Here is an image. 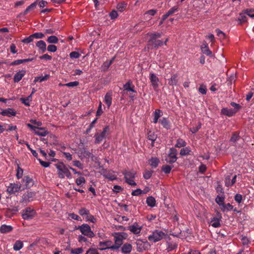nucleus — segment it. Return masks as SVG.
Returning <instances> with one entry per match:
<instances>
[{
  "label": "nucleus",
  "mask_w": 254,
  "mask_h": 254,
  "mask_svg": "<svg viewBox=\"0 0 254 254\" xmlns=\"http://www.w3.org/2000/svg\"><path fill=\"white\" fill-rule=\"evenodd\" d=\"M230 105L234 107V108L229 109L228 108H223L221 110L220 114L231 117L234 116L242 108V106L239 104L234 102H231Z\"/></svg>",
  "instance_id": "f257e3e1"
},
{
  "label": "nucleus",
  "mask_w": 254,
  "mask_h": 254,
  "mask_svg": "<svg viewBox=\"0 0 254 254\" xmlns=\"http://www.w3.org/2000/svg\"><path fill=\"white\" fill-rule=\"evenodd\" d=\"M57 169V174L60 179H64L66 177L68 179L71 178V174L66 165L63 162H60L55 165Z\"/></svg>",
  "instance_id": "f03ea898"
},
{
  "label": "nucleus",
  "mask_w": 254,
  "mask_h": 254,
  "mask_svg": "<svg viewBox=\"0 0 254 254\" xmlns=\"http://www.w3.org/2000/svg\"><path fill=\"white\" fill-rule=\"evenodd\" d=\"M167 236V234L160 230H155L148 236V239L150 242L156 243Z\"/></svg>",
  "instance_id": "7ed1b4c3"
},
{
  "label": "nucleus",
  "mask_w": 254,
  "mask_h": 254,
  "mask_svg": "<svg viewBox=\"0 0 254 254\" xmlns=\"http://www.w3.org/2000/svg\"><path fill=\"white\" fill-rule=\"evenodd\" d=\"M22 191L27 189H30L34 184V180L29 176H24L21 182H19Z\"/></svg>",
  "instance_id": "20e7f679"
},
{
  "label": "nucleus",
  "mask_w": 254,
  "mask_h": 254,
  "mask_svg": "<svg viewBox=\"0 0 254 254\" xmlns=\"http://www.w3.org/2000/svg\"><path fill=\"white\" fill-rule=\"evenodd\" d=\"M36 215V212L33 208L30 207H26L21 212V216L26 220L32 219Z\"/></svg>",
  "instance_id": "39448f33"
},
{
  "label": "nucleus",
  "mask_w": 254,
  "mask_h": 254,
  "mask_svg": "<svg viewBox=\"0 0 254 254\" xmlns=\"http://www.w3.org/2000/svg\"><path fill=\"white\" fill-rule=\"evenodd\" d=\"M76 229L80 230L83 235L89 238H92L95 235L92 231L90 227L87 224H83L81 226H78Z\"/></svg>",
  "instance_id": "423d86ee"
},
{
  "label": "nucleus",
  "mask_w": 254,
  "mask_h": 254,
  "mask_svg": "<svg viewBox=\"0 0 254 254\" xmlns=\"http://www.w3.org/2000/svg\"><path fill=\"white\" fill-rule=\"evenodd\" d=\"M110 132V127L109 126L105 127L103 131L100 133H96L94 135L95 138V143L96 144H99L101 143L104 138H105L107 134Z\"/></svg>",
  "instance_id": "0eeeda50"
},
{
  "label": "nucleus",
  "mask_w": 254,
  "mask_h": 254,
  "mask_svg": "<svg viewBox=\"0 0 254 254\" xmlns=\"http://www.w3.org/2000/svg\"><path fill=\"white\" fill-rule=\"evenodd\" d=\"M177 150L173 147L171 148L168 154L165 157L166 162L170 164L175 163L177 160Z\"/></svg>",
  "instance_id": "6e6552de"
},
{
  "label": "nucleus",
  "mask_w": 254,
  "mask_h": 254,
  "mask_svg": "<svg viewBox=\"0 0 254 254\" xmlns=\"http://www.w3.org/2000/svg\"><path fill=\"white\" fill-rule=\"evenodd\" d=\"M20 186L18 183H10L9 185L7 187V191L9 194H13L19 191H22Z\"/></svg>",
  "instance_id": "1a4fd4ad"
},
{
  "label": "nucleus",
  "mask_w": 254,
  "mask_h": 254,
  "mask_svg": "<svg viewBox=\"0 0 254 254\" xmlns=\"http://www.w3.org/2000/svg\"><path fill=\"white\" fill-rule=\"evenodd\" d=\"M163 45V42L158 39L154 38L153 37H150L148 41V45L152 46L154 48H158Z\"/></svg>",
  "instance_id": "9d476101"
},
{
  "label": "nucleus",
  "mask_w": 254,
  "mask_h": 254,
  "mask_svg": "<svg viewBox=\"0 0 254 254\" xmlns=\"http://www.w3.org/2000/svg\"><path fill=\"white\" fill-rule=\"evenodd\" d=\"M142 228L138 223L135 222L128 226V230L134 234H138L140 233Z\"/></svg>",
  "instance_id": "9b49d317"
},
{
  "label": "nucleus",
  "mask_w": 254,
  "mask_h": 254,
  "mask_svg": "<svg viewBox=\"0 0 254 254\" xmlns=\"http://www.w3.org/2000/svg\"><path fill=\"white\" fill-rule=\"evenodd\" d=\"M124 91L122 93L123 95L125 94V91H131L133 93H136L135 90V86L133 84L131 80H129L126 84L123 85Z\"/></svg>",
  "instance_id": "f8f14e48"
},
{
  "label": "nucleus",
  "mask_w": 254,
  "mask_h": 254,
  "mask_svg": "<svg viewBox=\"0 0 254 254\" xmlns=\"http://www.w3.org/2000/svg\"><path fill=\"white\" fill-rule=\"evenodd\" d=\"M150 80L154 89H156L158 87V77L154 73H150Z\"/></svg>",
  "instance_id": "ddd939ff"
},
{
  "label": "nucleus",
  "mask_w": 254,
  "mask_h": 254,
  "mask_svg": "<svg viewBox=\"0 0 254 254\" xmlns=\"http://www.w3.org/2000/svg\"><path fill=\"white\" fill-rule=\"evenodd\" d=\"M115 244L120 247L123 244V240L125 239L122 233H116L114 236Z\"/></svg>",
  "instance_id": "4468645a"
},
{
  "label": "nucleus",
  "mask_w": 254,
  "mask_h": 254,
  "mask_svg": "<svg viewBox=\"0 0 254 254\" xmlns=\"http://www.w3.org/2000/svg\"><path fill=\"white\" fill-rule=\"evenodd\" d=\"M26 73L25 70H21L17 72L13 77V81L15 83H17L20 81L22 78L24 76Z\"/></svg>",
  "instance_id": "2eb2a0df"
},
{
  "label": "nucleus",
  "mask_w": 254,
  "mask_h": 254,
  "mask_svg": "<svg viewBox=\"0 0 254 254\" xmlns=\"http://www.w3.org/2000/svg\"><path fill=\"white\" fill-rule=\"evenodd\" d=\"M1 115L10 117L16 115V112L12 108H7L3 110L0 113Z\"/></svg>",
  "instance_id": "dca6fc26"
},
{
  "label": "nucleus",
  "mask_w": 254,
  "mask_h": 254,
  "mask_svg": "<svg viewBox=\"0 0 254 254\" xmlns=\"http://www.w3.org/2000/svg\"><path fill=\"white\" fill-rule=\"evenodd\" d=\"M179 11L178 6H175L170 8L168 12L163 15V20H166L169 16Z\"/></svg>",
  "instance_id": "f3484780"
},
{
  "label": "nucleus",
  "mask_w": 254,
  "mask_h": 254,
  "mask_svg": "<svg viewBox=\"0 0 254 254\" xmlns=\"http://www.w3.org/2000/svg\"><path fill=\"white\" fill-rule=\"evenodd\" d=\"M104 101L107 106L108 109H109L112 103V92H107L104 98Z\"/></svg>",
  "instance_id": "a211bd4d"
},
{
  "label": "nucleus",
  "mask_w": 254,
  "mask_h": 254,
  "mask_svg": "<svg viewBox=\"0 0 254 254\" xmlns=\"http://www.w3.org/2000/svg\"><path fill=\"white\" fill-rule=\"evenodd\" d=\"M112 244L111 241L100 242L99 244V249L100 250H105L109 249L110 246Z\"/></svg>",
  "instance_id": "6ab92c4d"
},
{
  "label": "nucleus",
  "mask_w": 254,
  "mask_h": 254,
  "mask_svg": "<svg viewBox=\"0 0 254 254\" xmlns=\"http://www.w3.org/2000/svg\"><path fill=\"white\" fill-rule=\"evenodd\" d=\"M201 50L202 52L208 56H212V52L209 50L208 46L206 42H204L201 47Z\"/></svg>",
  "instance_id": "aec40b11"
},
{
  "label": "nucleus",
  "mask_w": 254,
  "mask_h": 254,
  "mask_svg": "<svg viewBox=\"0 0 254 254\" xmlns=\"http://www.w3.org/2000/svg\"><path fill=\"white\" fill-rule=\"evenodd\" d=\"M36 47L38 48L39 51L42 53H44L46 51V44L45 41L40 40L36 44Z\"/></svg>",
  "instance_id": "412c9836"
},
{
  "label": "nucleus",
  "mask_w": 254,
  "mask_h": 254,
  "mask_svg": "<svg viewBox=\"0 0 254 254\" xmlns=\"http://www.w3.org/2000/svg\"><path fill=\"white\" fill-rule=\"evenodd\" d=\"M34 196V192L31 191H27L23 195L22 199L23 201L30 202L32 200V198Z\"/></svg>",
  "instance_id": "4be33fe9"
},
{
  "label": "nucleus",
  "mask_w": 254,
  "mask_h": 254,
  "mask_svg": "<svg viewBox=\"0 0 254 254\" xmlns=\"http://www.w3.org/2000/svg\"><path fill=\"white\" fill-rule=\"evenodd\" d=\"M159 123L163 126V127L167 129L171 128V125L169 121L167 118L163 117L159 120Z\"/></svg>",
  "instance_id": "5701e85b"
},
{
  "label": "nucleus",
  "mask_w": 254,
  "mask_h": 254,
  "mask_svg": "<svg viewBox=\"0 0 254 254\" xmlns=\"http://www.w3.org/2000/svg\"><path fill=\"white\" fill-rule=\"evenodd\" d=\"M154 116L153 123L156 124L158 122V119L163 115L162 111L160 109H156L153 113Z\"/></svg>",
  "instance_id": "b1692460"
},
{
  "label": "nucleus",
  "mask_w": 254,
  "mask_h": 254,
  "mask_svg": "<svg viewBox=\"0 0 254 254\" xmlns=\"http://www.w3.org/2000/svg\"><path fill=\"white\" fill-rule=\"evenodd\" d=\"M125 180L128 179H134L136 172L133 171H125L123 173Z\"/></svg>",
  "instance_id": "393cba45"
},
{
  "label": "nucleus",
  "mask_w": 254,
  "mask_h": 254,
  "mask_svg": "<svg viewBox=\"0 0 254 254\" xmlns=\"http://www.w3.org/2000/svg\"><path fill=\"white\" fill-rule=\"evenodd\" d=\"M132 249V245L129 243H126L122 247L121 251L123 254H129Z\"/></svg>",
  "instance_id": "a878e982"
},
{
  "label": "nucleus",
  "mask_w": 254,
  "mask_h": 254,
  "mask_svg": "<svg viewBox=\"0 0 254 254\" xmlns=\"http://www.w3.org/2000/svg\"><path fill=\"white\" fill-rule=\"evenodd\" d=\"M18 211V208L14 207L12 208H8L6 210L5 215L8 217H12Z\"/></svg>",
  "instance_id": "bb28decb"
},
{
  "label": "nucleus",
  "mask_w": 254,
  "mask_h": 254,
  "mask_svg": "<svg viewBox=\"0 0 254 254\" xmlns=\"http://www.w3.org/2000/svg\"><path fill=\"white\" fill-rule=\"evenodd\" d=\"M36 1L32 3L30 5H29L23 12L20 13V15H22L23 16L26 15L29 11L34 10L36 8Z\"/></svg>",
  "instance_id": "cd10ccee"
},
{
  "label": "nucleus",
  "mask_w": 254,
  "mask_h": 254,
  "mask_svg": "<svg viewBox=\"0 0 254 254\" xmlns=\"http://www.w3.org/2000/svg\"><path fill=\"white\" fill-rule=\"evenodd\" d=\"M160 162L159 159L157 157H152L149 160V163L150 165L153 168H156Z\"/></svg>",
  "instance_id": "c85d7f7f"
},
{
  "label": "nucleus",
  "mask_w": 254,
  "mask_h": 254,
  "mask_svg": "<svg viewBox=\"0 0 254 254\" xmlns=\"http://www.w3.org/2000/svg\"><path fill=\"white\" fill-rule=\"evenodd\" d=\"M178 81V75L174 74L170 79H168V84L170 86L176 85Z\"/></svg>",
  "instance_id": "c756f323"
},
{
  "label": "nucleus",
  "mask_w": 254,
  "mask_h": 254,
  "mask_svg": "<svg viewBox=\"0 0 254 254\" xmlns=\"http://www.w3.org/2000/svg\"><path fill=\"white\" fill-rule=\"evenodd\" d=\"M12 229V227L10 225H2L0 227V232L7 233L11 232Z\"/></svg>",
  "instance_id": "7c9ffc66"
},
{
  "label": "nucleus",
  "mask_w": 254,
  "mask_h": 254,
  "mask_svg": "<svg viewBox=\"0 0 254 254\" xmlns=\"http://www.w3.org/2000/svg\"><path fill=\"white\" fill-rule=\"evenodd\" d=\"M114 61V58H113L109 61L105 62L101 66L102 70L104 71H107L110 65L113 64Z\"/></svg>",
  "instance_id": "2f4dec72"
},
{
  "label": "nucleus",
  "mask_w": 254,
  "mask_h": 254,
  "mask_svg": "<svg viewBox=\"0 0 254 254\" xmlns=\"http://www.w3.org/2000/svg\"><path fill=\"white\" fill-rule=\"evenodd\" d=\"M180 154L182 156L192 155V152L190 147H186L181 149Z\"/></svg>",
  "instance_id": "473e14b6"
},
{
  "label": "nucleus",
  "mask_w": 254,
  "mask_h": 254,
  "mask_svg": "<svg viewBox=\"0 0 254 254\" xmlns=\"http://www.w3.org/2000/svg\"><path fill=\"white\" fill-rule=\"evenodd\" d=\"M148 139L152 141L151 146H154V142L157 138V135L153 131H149L147 133Z\"/></svg>",
  "instance_id": "72a5a7b5"
},
{
  "label": "nucleus",
  "mask_w": 254,
  "mask_h": 254,
  "mask_svg": "<svg viewBox=\"0 0 254 254\" xmlns=\"http://www.w3.org/2000/svg\"><path fill=\"white\" fill-rule=\"evenodd\" d=\"M146 203L149 206L151 207H154L156 205V200L154 197L149 196L146 198Z\"/></svg>",
  "instance_id": "f704fd0d"
},
{
  "label": "nucleus",
  "mask_w": 254,
  "mask_h": 254,
  "mask_svg": "<svg viewBox=\"0 0 254 254\" xmlns=\"http://www.w3.org/2000/svg\"><path fill=\"white\" fill-rule=\"evenodd\" d=\"M23 247V242L20 240H17L13 245V250L18 251L21 249Z\"/></svg>",
  "instance_id": "c9c22d12"
},
{
  "label": "nucleus",
  "mask_w": 254,
  "mask_h": 254,
  "mask_svg": "<svg viewBox=\"0 0 254 254\" xmlns=\"http://www.w3.org/2000/svg\"><path fill=\"white\" fill-rule=\"evenodd\" d=\"M35 134L41 136H45L48 134V131L43 127H39L38 129L35 131Z\"/></svg>",
  "instance_id": "e433bc0d"
},
{
  "label": "nucleus",
  "mask_w": 254,
  "mask_h": 254,
  "mask_svg": "<svg viewBox=\"0 0 254 254\" xmlns=\"http://www.w3.org/2000/svg\"><path fill=\"white\" fill-rule=\"evenodd\" d=\"M233 208V206L230 203H228L227 204H225L224 203L220 207L221 210L223 212H225V211H229L232 210Z\"/></svg>",
  "instance_id": "4c0bfd02"
},
{
  "label": "nucleus",
  "mask_w": 254,
  "mask_h": 254,
  "mask_svg": "<svg viewBox=\"0 0 254 254\" xmlns=\"http://www.w3.org/2000/svg\"><path fill=\"white\" fill-rule=\"evenodd\" d=\"M32 100V97H31V95H29L26 98H20V101L21 102L24 104L26 106H29L30 104L29 102L31 101Z\"/></svg>",
  "instance_id": "58836bf2"
},
{
  "label": "nucleus",
  "mask_w": 254,
  "mask_h": 254,
  "mask_svg": "<svg viewBox=\"0 0 254 254\" xmlns=\"http://www.w3.org/2000/svg\"><path fill=\"white\" fill-rule=\"evenodd\" d=\"M167 247L166 250L168 252L172 251L177 248V244L175 243H167Z\"/></svg>",
  "instance_id": "ea45409f"
},
{
  "label": "nucleus",
  "mask_w": 254,
  "mask_h": 254,
  "mask_svg": "<svg viewBox=\"0 0 254 254\" xmlns=\"http://www.w3.org/2000/svg\"><path fill=\"white\" fill-rule=\"evenodd\" d=\"M244 13H241L240 14L239 16L238 17L237 20L240 22V24H242L243 23L246 22L247 21V17L245 15Z\"/></svg>",
  "instance_id": "a19ab883"
},
{
  "label": "nucleus",
  "mask_w": 254,
  "mask_h": 254,
  "mask_svg": "<svg viewBox=\"0 0 254 254\" xmlns=\"http://www.w3.org/2000/svg\"><path fill=\"white\" fill-rule=\"evenodd\" d=\"M240 138V136L239 135V133L236 131L233 133L230 139V141L233 143H236Z\"/></svg>",
  "instance_id": "79ce46f5"
},
{
  "label": "nucleus",
  "mask_w": 254,
  "mask_h": 254,
  "mask_svg": "<svg viewBox=\"0 0 254 254\" xmlns=\"http://www.w3.org/2000/svg\"><path fill=\"white\" fill-rule=\"evenodd\" d=\"M186 144H187V143L186 142V141L184 140H183V139H181V138H179L177 140V143L175 145V147H178V148H180L182 147H185V146H186Z\"/></svg>",
  "instance_id": "37998d69"
},
{
  "label": "nucleus",
  "mask_w": 254,
  "mask_h": 254,
  "mask_svg": "<svg viewBox=\"0 0 254 254\" xmlns=\"http://www.w3.org/2000/svg\"><path fill=\"white\" fill-rule=\"evenodd\" d=\"M47 41L49 43L56 44L58 43L59 39L56 36H51L48 38Z\"/></svg>",
  "instance_id": "c03bdc74"
},
{
  "label": "nucleus",
  "mask_w": 254,
  "mask_h": 254,
  "mask_svg": "<svg viewBox=\"0 0 254 254\" xmlns=\"http://www.w3.org/2000/svg\"><path fill=\"white\" fill-rule=\"evenodd\" d=\"M75 183L77 186L82 187L85 183V179L83 177H80L76 179Z\"/></svg>",
  "instance_id": "a18cd8bd"
},
{
  "label": "nucleus",
  "mask_w": 254,
  "mask_h": 254,
  "mask_svg": "<svg viewBox=\"0 0 254 254\" xmlns=\"http://www.w3.org/2000/svg\"><path fill=\"white\" fill-rule=\"evenodd\" d=\"M172 167L168 165H164L162 166V171L165 174H168L170 173Z\"/></svg>",
  "instance_id": "49530a36"
},
{
  "label": "nucleus",
  "mask_w": 254,
  "mask_h": 254,
  "mask_svg": "<svg viewBox=\"0 0 254 254\" xmlns=\"http://www.w3.org/2000/svg\"><path fill=\"white\" fill-rule=\"evenodd\" d=\"M127 5V4L126 3L124 2H121L117 4V8L119 11L122 12L126 9Z\"/></svg>",
  "instance_id": "de8ad7c7"
},
{
  "label": "nucleus",
  "mask_w": 254,
  "mask_h": 254,
  "mask_svg": "<svg viewBox=\"0 0 254 254\" xmlns=\"http://www.w3.org/2000/svg\"><path fill=\"white\" fill-rule=\"evenodd\" d=\"M35 39L33 34L30 35L29 37H26L23 39L22 40V42L25 44H29L30 42H32Z\"/></svg>",
  "instance_id": "09e8293b"
},
{
  "label": "nucleus",
  "mask_w": 254,
  "mask_h": 254,
  "mask_svg": "<svg viewBox=\"0 0 254 254\" xmlns=\"http://www.w3.org/2000/svg\"><path fill=\"white\" fill-rule=\"evenodd\" d=\"M35 39L33 34L30 35L29 37H26L23 39L22 40V42L25 44H29L30 42H32Z\"/></svg>",
  "instance_id": "8fccbe9b"
},
{
  "label": "nucleus",
  "mask_w": 254,
  "mask_h": 254,
  "mask_svg": "<svg viewBox=\"0 0 254 254\" xmlns=\"http://www.w3.org/2000/svg\"><path fill=\"white\" fill-rule=\"evenodd\" d=\"M153 172V171L152 170H145L143 173V178L146 180L150 179L152 176Z\"/></svg>",
  "instance_id": "3c124183"
},
{
  "label": "nucleus",
  "mask_w": 254,
  "mask_h": 254,
  "mask_svg": "<svg viewBox=\"0 0 254 254\" xmlns=\"http://www.w3.org/2000/svg\"><path fill=\"white\" fill-rule=\"evenodd\" d=\"M224 197L221 196L217 195L216 197L215 201L219 205L220 207L224 204Z\"/></svg>",
  "instance_id": "603ef678"
},
{
  "label": "nucleus",
  "mask_w": 254,
  "mask_h": 254,
  "mask_svg": "<svg viewBox=\"0 0 254 254\" xmlns=\"http://www.w3.org/2000/svg\"><path fill=\"white\" fill-rule=\"evenodd\" d=\"M244 14L252 18H254V9H247L244 10Z\"/></svg>",
  "instance_id": "864d4df0"
},
{
  "label": "nucleus",
  "mask_w": 254,
  "mask_h": 254,
  "mask_svg": "<svg viewBox=\"0 0 254 254\" xmlns=\"http://www.w3.org/2000/svg\"><path fill=\"white\" fill-rule=\"evenodd\" d=\"M89 213V210L85 208H82L80 209L78 211V213L81 216L86 215L87 216Z\"/></svg>",
  "instance_id": "5fc2aeb1"
},
{
  "label": "nucleus",
  "mask_w": 254,
  "mask_h": 254,
  "mask_svg": "<svg viewBox=\"0 0 254 254\" xmlns=\"http://www.w3.org/2000/svg\"><path fill=\"white\" fill-rule=\"evenodd\" d=\"M23 173V169L21 168L18 165L17 169L16 178L18 179L22 178Z\"/></svg>",
  "instance_id": "6e6d98bb"
},
{
  "label": "nucleus",
  "mask_w": 254,
  "mask_h": 254,
  "mask_svg": "<svg viewBox=\"0 0 254 254\" xmlns=\"http://www.w3.org/2000/svg\"><path fill=\"white\" fill-rule=\"evenodd\" d=\"M83 252V250L81 248L72 249L70 250V253L71 254H81Z\"/></svg>",
  "instance_id": "4d7b16f0"
},
{
  "label": "nucleus",
  "mask_w": 254,
  "mask_h": 254,
  "mask_svg": "<svg viewBox=\"0 0 254 254\" xmlns=\"http://www.w3.org/2000/svg\"><path fill=\"white\" fill-rule=\"evenodd\" d=\"M104 176L106 179H108L110 181H114L117 179V177L115 175L111 173H107L104 175Z\"/></svg>",
  "instance_id": "13d9d810"
},
{
  "label": "nucleus",
  "mask_w": 254,
  "mask_h": 254,
  "mask_svg": "<svg viewBox=\"0 0 254 254\" xmlns=\"http://www.w3.org/2000/svg\"><path fill=\"white\" fill-rule=\"evenodd\" d=\"M212 221H214L211 223V226L214 228H218L220 226V223L218 218L216 217L213 218Z\"/></svg>",
  "instance_id": "bf43d9fd"
},
{
  "label": "nucleus",
  "mask_w": 254,
  "mask_h": 254,
  "mask_svg": "<svg viewBox=\"0 0 254 254\" xmlns=\"http://www.w3.org/2000/svg\"><path fill=\"white\" fill-rule=\"evenodd\" d=\"M231 176H227L225 178V185L227 187H230L232 186L231 185Z\"/></svg>",
  "instance_id": "052dcab7"
},
{
  "label": "nucleus",
  "mask_w": 254,
  "mask_h": 254,
  "mask_svg": "<svg viewBox=\"0 0 254 254\" xmlns=\"http://www.w3.org/2000/svg\"><path fill=\"white\" fill-rule=\"evenodd\" d=\"M103 113L102 108V102L100 101L99 102V106L97 109V111L96 112V116L97 117H100L102 113Z\"/></svg>",
  "instance_id": "680f3d73"
},
{
  "label": "nucleus",
  "mask_w": 254,
  "mask_h": 254,
  "mask_svg": "<svg viewBox=\"0 0 254 254\" xmlns=\"http://www.w3.org/2000/svg\"><path fill=\"white\" fill-rule=\"evenodd\" d=\"M86 219L87 221H89L93 223H96L97 220L96 218H95L92 215H91L90 213L86 217Z\"/></svg>",
  "instance_id": "e2e57ef3"
},
{
  "label": "nucleus",
  "mask_w": 254,
  "mask_h": 254,
  "mask_svg": "<svg viewBox=\"0 0 254 254\" xmlns=\"http://www.w3.org/2000/svg\"><path fill=\"white\" fill-rule=\"evenodd\" d=\"M80 54L76 51H73L69 54V57L71 59H78L80 57Z\"/></svg>",
  "instance_id": "0e129e2a"
},
{
  "label": "nucleus",
  "mask_w": 254,
  "mask_h": 254,
  "mask_svg": "<svg viewBox=\"0 0 254 254\" xmlns=\"http://www.w3.org/2000/svg\"><path fill=\"white\" fill-rule=\"evenodd\" d=\"M79 85V82L77 81H73V82H70L67 83H66L65 84V86L69 87H73L75 86H77Z\"/></svg>",
  "instance_id": "69168bd1"
},
{
  "label": "nucleus",
  "mask_w": 254,
  "mask_h": 254,
  "mask_svg": "<svg viewBox=\"0 0 254 254\" xmlns=\"http://www.w3.org/2000/svg\"><path fill=\"white\" fill-rule=\"evenodd\" d=\"M199 92L202 95L206 94L207 89L205 85H201L198 89Z\"/></svg>",
  "instance_id": "338daca9"
},
{
  "label": "nucleus",
  "mask_w": 254,
  "mask_h": 254,
  "mask_svg": "<svg viewBox=\"0 0 254 254\" xmlns=\"http://www.w3.org/2000/svg\"><path fill=\"white\" fill-rule=\"evenodd\" d=\"M109 16L111 19H115L118 16V14L117 11L113 10L109 14Z\"/></svg>",
  "instance_id": "774afa93"
}]
</instances>
